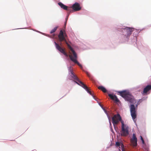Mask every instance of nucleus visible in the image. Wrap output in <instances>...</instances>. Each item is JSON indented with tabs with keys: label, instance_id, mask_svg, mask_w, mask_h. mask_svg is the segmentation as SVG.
I'll return each mask as SVG.
<instances>
[{
	"label": "nucleus",
	"instance_id": "f257e3e1",
	"mask_svg": "<svg viewBox=\"0 0 151 151\" xmlns=\"http://www.w3.org/2000/svg\"><path fill=\"white\" fill-rule=\"evenodd\" d=\"M67 37V36L65 32H64L62 30H60L58 35L59 41L60 42V45H62L61 42L62 41L65 42L67 44L68 48L70 50L69 53L70 54L69 55V57L70 60L75 63L77 64L81 68H82V66L77 60V56L76 52L72 47L68 44L66 40V38Z\"/></svg>",
	"mask_w": 151,
	"mask_h": 151
},
{
	"label": "nucleus",
	"instance_id": "f03ea898",
	"mask_svg": "<svg viewBox=\"0 0 151 151\" xmlns=\"http://www.w3.org/2000/svg\"><path fill=\"white\" fill-rule=\"evenodd\" d=\"M117 93H119L120 95L123 97L125 100L129 102L130 103L135 104L136 103V100L128 92L124 90L122 91H118Z\"/></svg>",
	"mask_w": 151,
	"mask_h": 151
},
{
	"label": "nucleus",
	"instance_id": "7ed1b4c3",
	"mask_svg": "<svg viewBox=\"0 0 151 151\" xmlns=\"http://www.w3.org/2000/svg\"><path fill=\"white\" fill-rule=\"evenodd\" d=\"M134 30V29L129 27H126L118 30L123 33L124 38L127 40L129 39L130 35Z\"/></svg>",
	"mask_w": 151,
	"mask_h": 151
},
{
	"label": "nucleus",
	"instance_id": "20e7f679",
	"mask_svg": "<svg viewBox=\"0 0 151 151\" xmlns=\"http://www.w3.org/2000/svg\"><path fill=\"white\" fill-rule=\"evenodd\" d=\"M129 127L128 126L124 124V122H122L121 130L120 134L121 136L126 137L129 134Z\"/></svg>",
	"mask_w": 151,
	"mask_h": 151
},
{
	"label": "nucleus",
	"instance_id": "39448f33",
	"mask_svg": "<svg viewBox=\"0 0 151 151\" xmlns=\"http://www.w3.org/2000/svg\"><path fill=\"white\" fill-rule=\"evenodd\" d=\"M112 121L114 128H115V125L117 124L119 122H120L121 123L122 122H124L122 120L121 116L119 114H115L112 117Z\"/></svg>",
	"mask_w": 151,
	"mask_h": 151
},
{
	"label": "nucleus",
	"instance_id": "423d86ee",
	"mask_svg": "<svg viewBox=\"0 0 151 151\" xmlns=\"http://www.w3.org/2000/svg\"><path fill=\"white\" fill-rule=\"evenodd\" d=\"M68 70L71 73L70 76L74 80V81L79 85L80 84V82H82L80 81L77 77L74 74L71 67H70Z\"/></svg>",
	"mask_w": 151,
	"mask_h": 151
},
{
	"label": "nucleus",
	"instance_id": "0eeeda50",
	"mask_svg": "<svg viewBox=\"0 0 151 151\" xmlns=\"http://www.w3.org/2000/svg\"><path fill=\"white\" fill-rule=\"evenodd\" d=\"M130 111L131 116L134 120L136 118V114L135 108L134 105L133 104L130 105Z\"/></svg>",
	"mask_w": 151,
	"mask_h": 151
},
{
	"label": "nucleus",
	"instance_id": "6e6552de",
	"mask_svg": "<svg viewBox=\"0 0 151 151\" xmlns=\"http://www.w3.org/2000/svg\"><path fill=\"white\" fill-rule=\"evenodd\" d=\"M131 145L133 147H136L137 145V139L135 134H133L132 138L130 140Z\"/></svg>",
	"mask_w": 151,
	"mask_h": 151
},
{
	"label": "nucleus",
	"instance_id": "1a4fd4ad",
	"mask_svg": "<svg viewBox=\"0 0 151 151\" xmlns=\"http://www.w3.org/2000/svg\"><path fill=\"white\" fill-rule=\"evenodd\" d=\"M54 43L55 45L56 48L58 50L62 53H63L66 56H68V55L65 52V50L64 48H63L59 45L56 42H55Z\"/></svg>",
	"mask_w": 151,
	"mask_h": 151
},
{
	"label": "nucleus",
	"instance_id": "9d476101",
	"mask_svg": "<svg viewBox=\"0 0 151 151\" xmlns=\"http://www.w3.org/2000/svg\"><path fill=\"white\" fill-rule=\"evenodd\" d=\"M71 8L73 9V12L79 11L81 9L80 4L77 2H76L74 4L72 5Z\"/></svg>",
	"mask_w": 151,
	"mask_h": 151
},
{
	"label": "nucleus",
	"instance_id": "9b49d317",
	"mask_svg": "<svg viewBox=\"0 0 151 151\" xmlns=\"http://www.w3.org/2000/svg\"><path fill=\"white\" fill-rule=\"evenodd\" d=\"M108 96L111 99L114 101L116 102H119V100L117 98L116 95H113V94H109Z\"/></svg>",
	"mask_w": 151,
	"mask_h": 151
},
{
	"label": "nucleus",
	"instance_id": "f8f14e48",
	"mask_svg": "<svg viewBox=\"0 0 151 151\" xmlns=\"http://www.w3.org/2000/svg\"><path fill=\"white\" fill-rule=\"evenodd\" d=\"M151 90V85H147L144 88L142 94H146L148 91Z\"/></svg>",
	"mask_w": 151,
	"mask_h": 151
},
{
	"label": "nucleus",
	"instance_id": "ddd939ff",
	"mask_svg": "<svg viewBox=\"0 0 151 151\" xmlns=\"http://www.w3.org/2000/svg\"><path fill=\"white\" fill-rule=\"evenodd\" d=\"M80 84L79 85L83 88H84L88 93H89L90 90L88 88L87 86L85 85L84 83H83L82 82H80Z\"/></svg>",
	"mask_w": 151,
	"mask_h": 151
},
{
	"label": "nucleus",
	"instance_id": "4468645a",
	"mask_svg": "<svg viewBox=\"0 0 151 151\" xmlns=\"http://www.w3.org/2000/svg\"><path fill=\"white\" fill-rule=\"evenodd\" d=\"M58 4L60 6L61 8L64 10L67 9V6L64 5L61 2H60L58 3Z\"/></svg>",
	"mask_w": 151,
	"mask_h": 151
},
{
	"label": "nucleus",
	"instance_id": "2eb2a0df",
	"mask_svg": "<svg viewBox=\"0 0 151 151\" xmlns=\"http://www.w3.org/2000/svg\"><path fill=\"white\" fill-rule=\"evenodd\" d=\"M98 88L101 90L104 93H106L107 92V90L105 88L102 86H99L98 87Z\"/></svg>",
	"mask_w": 151,
	"mask_h": 151
},
{
	"label": "nucleus",
	"instance_id": "dca6fc26",
	"mask_svg": "<svg viewBox=\"0 0 151 151\" xmlns=\"http://www.w3.org/2000/svg\"><path fill=\"white\" fill-rule=\"evenodd\" d=\"M86 73L87 75V76L89 77V78H90V79L92 81H94V79L93 77L91 76L90 74L88 72L86 71Z\"/></svg>",
	"mask_w": 151,
	"mask_h": 151
},
{
	"label": "nucleus",
	"instance_id": "f3484780",
	"mask_svg": "<svg viewBox=\"0 0 151 151\" xmlns=\"http://www.w3.org/2000/svg\"><path fill=\"white\" fill-rule=\"evenodd\" d=\"M58 28L57 27H55L52 29L50 32V34H52L55 32Z\"/></svg>",
	"mask_w": 151,
	"mask_h": 151
},
{
	"label": "nucleus",
	"instance_id": "a211bd4d",
	"mask_svg": "<svg viewBox=\"0 0 151 151\" xmlns=\"http://www.w3.org/2000/svg\"><path fill=\"white\" fill-rule=\"evenodd\" d=\"M121 144V143H120V142H116L115 145L117 147H119V148H120V145ZM119 150L120 151V149H119Z\"/></svg>",
	"mask_w": 151,
	"mask_h": 151
},
{
	"label": "nucleus",
	"instance_id": "6ab92c4d",
	"mask_svg": "<svg viewBox=\"0 0 151 151\" xmlns=\"http://www.w3.org/2000/svg\"><path fill=\"white\" fill-rule=\"evenodd\" d=\"M142 101V99H140L138 101H137V104L136 105V106H137L140 103H141Z\"/></svg>",
	"mask_w": 151,
	"mask_h": 151
},
{
	"label": "nucleus",
	"instance_id": "aec40b11",
	"mask_svg": "<svg viewBox=\"0 0 151 151\" xmlns=\"http://www.w3.org/2000/svg\"><path fill=\"white\" fill-rule=\"evenodd\" d=\"M71 7L68 8V7H67V9H66V10L70 12H73V10L71 9Z\"/></svg>",
	"mask_w": 151,
	"mask_h": 151
},
{
	"label": "nucleus",
	"instance_id": "412c9836",
	"mask_svg": "<svg viewBox=\"0 0 151 151\" xmlns=\"http://www.w3.org/2000/svg\"><path fill=\"white\" fill-rule=\"evenodd\" d=\"M89 93L95 99H96L95 98V96L93 95V94L92 93L91 91H90L89 93Z\"/></svg>",
	"mask_w": 151,
	"mask_h": 151
},
{
	"label": "nucleus",
	"instance_id": "4be33fe9",
	"mask_svg": "<svg viewBox=\"0 0 151 151\" xmlns=\"http://www.w3.org/2000/svg\"><path fill=\"white\" fill-rule=\"evenodd\" d=\"M121 147L122 150V151L124 150V145H123V144H122V143H121V144L120 145Z\"/></svg>",
	"mask_w": 151,
	"mask_h": 151
},
{
	"label": "nucleus",
	"instance_id": "5701e85b",
	"mask_svg": "<svg viewBox=\"0 0 151 151\" xmlns=\"http://www.w3.org/2000/svg\"><path fill=\"white\" fill-rule=\"evenodd\" d=\"M143 147L145 149V151H148V148L146 146H143Z\"/></svg>",
	"mask_w": 151,
	"mask_h": 151
},
{
	"label": "nucleus",
	"instance_id": "b1692460",
	"mask_svg": "<svg viewBox=\"0 0 151 151\" xmlns=\"http://www.w3.org/2000/svg\"><path fill=\"white\" fill-rule=\"evenodd\" d=\"M140 137H141V139L142 141V143L143 144H144L145 143V142H144V140L143 139L142 137V136H140Z\"/></svg>",
	"mask_w": 151,
	"mask_h": 151
},
{
	"label": "nucleus",
	"instance_id": "393cba45",
	"mask_svg": "<svg viewBox=\"0 0 151 151\" xmlns=\"http://www.w3.org/2000/svg\"><path fill=\"white\" fill-rule=\"evenodd\" d=\"M109 122L110 124V125L111 126V124L110 120V117L109 116Z\"/></svg>",
	"mask_w": 151,
	"mask_h": 151
},
{
	"label": "nucleus",
	"instance_id": "a878e982",
	"mask_svg": "<svg viewBox=\"0 0 151 151\" xmlns=\"http://www.w3.org/2000/svg\"><path fill=\"white\" fill-rule=\"evenodd\" d=\"M55 34H53L51 36V37L52 38H53L54 37H55Z\"/></svg>",
	"mask_w": 151,
	"mask_h": 151
},
{
	"label": "nucleus",
	"instance_id": "bb28decb",
	"mask_svg": "<svg viewBox=\"0 0 151 151\" xmlns=\"http://www.w3.org/2000/svg\"><path fill=\"white\" fill-rule=\"evenodd\" d=\"M103 110L105 111V112L106 113V111L105 110V109L104 108H103Z\"/></svg>",
	"mask_w": 151,
	"mask_h": 151
},
{
	"label": "nucleus",
	"instance_id": "cd10ccee",
	"mask_svg": "<svg viewBox=\"0 0 151 151\" xmlns=\"http://www.w3.org/2000/svg\"><path fill=\"white\" fill-rule=\"evenodd\" d=\"M68 17H67V18L66 19V20H67V19H68Z\"/></svg>",
	"mask_w": 151,
	"mask_h": 151
},
{
	"label": "nucleus",
	"instance_id": "c85d7f7f",
	"mask_svg": "<svg viewBox=\"0 0 151 151\" xmlns=\"http://www.w3.org/2000/svg\"><path fill=\"white\" fill-rule=\"evenodd\" d=\"M65 24H66V22H65Z\"/></svg>",
	"mask_w": 151,
	"mask_h": 151
}]
</instances>
